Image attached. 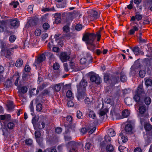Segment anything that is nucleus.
I'll return each instance as SVG.
<instances>
[{
    "label": "nucleus",
    "instance_id": "obj_54",
    "mask_svg": "<svg viewBox=\"0 0 152 152\" xmlns=\"http://www.w3.org/2000/svg\"><path fill=\"white\" fill-rule=\"evenodd\" d=\"M110 136L108 135H105L104 137V139L105 141L107 142H110L111 140V138L110 137Z\"/></svg>",
    "mask_w": 152,
    "mask_h": 152
},
{
    "label": "nucleus",
    "instance_id": "obj_52",
    "mask_svg": "<svg viewBox=\"0 0 152 152\" xmlns=\"http://www.w3.org/2000/svg\"><path fill=\"white\" fill-rule=\"evenodd\" d=\"M53 67L55 70H57L59 69L60 66L58 64L56 63L53 65Z\"/></svg>",
    "mask_w": 152,
    "mask_h": 152
},
{
    "label": "nucleus",
    "instance_id": "obj_28",
    "mask_svg": "<svg viewBox=\"0 0 152 152\" xmlns=\"http://www.w3.org/2000/svg\"><path fill=\"white\" fill-rule=\"evenodd\" d=\"M4 123L3 126H2L1 129L3 132V134L5 135L8 132V129L6 126V123H5L4 122H3Z\"/></svg>",
    "mask_w": 152,
    "mask_h": 152
},
{
    "label": "nucleus",
    "instance_id": "obj_63",
    "mask_svg": "<svg viewBox=\"0 0 152 152\" xmlns=\"http://www.w3.org/2000/svg\"><path fill=\"white\" fill-rule=\"evenodd\" d=\"M93 17L95 19H97L99 18V16L98 15L97 12L96 11H94V12Z\"/></svg>",
    "mask_w": 152,
    "mask_h": 152
},
{
    "label": "nucleus",
    "instance_id": "obj_23",
    "mask_svg": "<svg viewBox=\"0 0 152 152\" xmlns=\"http://www.w3.org/2000/svg\"><path fill=\"white\" fill-rule=\"evenodd\" d=\"M55 17L56 23H58L61 22V19L60 14L56 13L55 14Z\"/></svg>",
    "mask_w": 152,
    "mask_h": 152
},
{
    "label": "nucleus",
    "instance_id": "obj_16",
    "mask_svg": "<svg viewBox=\"0 0 152 152\" xmlns=\"http://www.w3.org/2000/svg\"><path fill=\"white\" fill-rule=\"evenodd\" d=\"M142 18V15L138 13H136L135 16H133L131 17V20L134 21L136 19L137 20H140Z\"/></svg>",
    "mask_w": 152,
    "mask_h": 152
},
{
    "label": "nucleus",
    "instance_id": "obj_21",
    "mask_svg": "<svg viewBox=\"0 0 152 152\" xmlns=\"http://www.w3.org/2000/svg\"><path fill=\"white\" fill-rule=\"evenodd\" d=\"M124 132L122 131L119 134V137H120L123 142L125 143L128 140V139L126 136H124L123 133Z\"/></svg>",
    "mask_w": 152,
    "mask_h": 152
},
{
    "label": "nucleus",
    "instance_id": "obj_4",
    "mask_svg": "<svg viewBox=\"0 0 152 152\" xmlns=\"http://www.w3.org/2000/svg\"><path fill=\"white\" fill-rule=\"evenodd\" d=\"M146 130V136L148 139H152V126L148 123H145L144 125Z\"/></svg>",
    "mask_w": 152,
    "mask_h": 152
},
{
    "label": "nucleus",
    "instance_id": "obj_64",
    "mask_svg": "<svg viewBox=\"0 0 152 152\" xmlns=\"http://www.w3.org/2000/svg\"><path fill=\"white\" fill-rule=\"evenodd\" d=\"M67 106L69 107H72L74 106V103L72 101H69L67 103Z\"/></svg>",
    "mask_w": 152,
    "mask_h": 152
},
{
    "label": "nucleus",
    "instance_id": "obj_19",
    "mask_svg": "<svg viewBox=\"0 0 152 152\" xmlns=\"http://www.w3.org/2000/svg\"><path fill=\"white\" fill-rule=\"evenodd\" d=\"M129 111L128 110H124L122 112V115L121 118H119V119H121L126 118L129 115Z\"/></svg>",
    "mask_w": 152,
    "mask_h": 152
},
{
    "label": "nucleus",
    "instance_id": "obj_57",
    "mask_svg": "<svg viewBox=\"0 0 152 152\" xmlns=\"http://www.w3.org/2000/svg\"><path fill=\"white\" fill-rule=\"evenodd\" d=\"M82 116V113L80 111H77V117L79 119L81 118Z\"/></svg>",
    "mask_w": 152,
    "mask_h": 152
},
{
    "label": "nucleus",
    "instance_id": "obj_9",
    "mask_svg": "<svg viewBox=\"0 0 152 152\" xmlns=\"http://www.w3.org/2000/svg\"><path fill=\"white\" fill-rule=\"evenodd\" d=\"M9 21L10 25L12 27H17L20 25V22L17 18L10 19Z\"/></svg>",
    "mask_w": 152,
    "mask_h": 152
},
{
    "label": "nucleus",
    "instance_id": "obj_41",
    "mask_svg": "<svg viewBox=\"0 0 152 152\" xmlns=\"http://www.w3.org/2000/svg\"><path fill=\"white\" fill-rule=\"evenodd\" d=\"M76 66H77L76 65V64L73 62L72 61H70L69 64V69H73Z\"/></svg>",
    "mask_w": 152,
    "mask_h": 152
},
{
    "label": "nucleus",
    "instance_id": "obj_24",
    "mask_svg": "<svg viewBox=\"0 0 152 152\" xmlns=\"http://www.w3.org/2000/svg\"><path fill=\"white\" fill-rule=\"evenodd\" d=\"M10 117L11 116L9 115H2L0 116V119L1 120L8 121L10 119Z\"/></svg>",
    "mask_w": 152,
    "mask_h": 152
},
{
    "label": "nucleus",
    "instance_id": "obj_37",
    "mask_svg": "<svg viewBox=\"0 0 152 152\" xmlns=\"http://www.w3.org/2000/svg\"><path fill=\"white\" fill-rule=\"evenodd\" d=\"M6 26V22L4 20H0V26L1 27L5 28Z\"/></svg>",
    "mask_w": 152,
    "mask_h": 152
},
{
    "label": "nucleus",
    "instance_id": "obj_32",
    "mask_svg": "<svg viewBox=\"0 0 152 152\" xmlns=\"http://www.w3.org/2000/svg\"><path fill=\"white\" fill-rule=\"evenodd\" d=\"M145 83L147 86H151L152 84V80L150 79L147 78L146 79L145 78Z\"/></svg>",
    "mask_w": 152,
    "mask_h": 152
},
{
    "label": "nucleus",
    "instance_id": "obj_40",
    "mask_svg": "<svg viewBox=\"0 0 152 152\" xmlns=\"http://www.w3.org/2000/svg\"><path fill=\"white\" fill-rule=\"evenodd\" d=\"M42 109V105L41 104H38L36 106V109L37 111L40 112Z\"/></svg>",
    "mask_w": 152,
    "mask_h": 152
},
{
    "label": "nucleus",
    "instance_id": "obj_61",
    "mask_svg": "<svg viewBox=\"0 0 152 152\" xmlns=\"http://www.w3.org/2000/svg\"><path fill=\"white\" fill-rule=\"evenodd\" d=\"M64 69L66 72L68 71L69 69V67H68L67 64L65 63L64 64Z\"/></svg>",
    "mask_w": 152,
    "mask_h": 152
},
{
    "label": "nucleus",
    "instance_id": "obj_3",
    "mask_svg": "<svg viewBox=\"0 0 152 152\" xmlns=\"http://www.w3.org/2000/svg\"><path fill=\"white\" fill-rule=\"evenodd\" d=\"M68 145H71L72 147L68 148L69 152H76L77 150V148H79L81 144L80 143L72 141L68 143L67 146Z\"/></svg>",
    "mask_w": 152,
    "mask_h": 152
},
{
    "label": "nucleus",
    "instance_id": "obj_51",
    "mask_svg": "<svg viewBox=\"0 0 152 152\" xmlns=\"http://www.w3.org/2000/svg\"><path fill=\"white\" fill-rule=\"evenodd\" d=\"M46 150L50 152H57L56 150L54 147L48 148L46 149Z\"/></svg>",
    "mask_w": 152,
    "mask_h": 152
},
{
    "label": "nucleus",
    "instance_id": "obj_18",
    "mask_svg": "<svg viewBox=\"0 0 152 152\" xmlns=\"http://www.w3.org/2000/svg\"><path fill=\"white\" fill-rule=\"evenodd\" d=\"M38 18H32L29 21V24L30 26H36L38 22Z\"/></svg>",
    "mask_w": 152,
    "mask_h": 152
},
{
    "label": "nucleus",
    "instance_id": "obj_26",
    "mask_svg": "<svg viewBox=\"0 0 152 152\" xmlns=\"http://www.w3.org/2000/svg\"><path fill=\"white\" fill-rule=\"evenodd\" d=\"M7 106L8 109L9 111H12L14 108L13 102L11 101H9L8 103Z\"/></svg>",
    "mask_w": 152,
    "mask_h": 152
},
{
    "label": "nucleus",
    "instance_id": "obj_33",
    "mask_svg": "<svg viewBox=\"0 0 152 152\" xmlns=\"http://www.w3.org/2000/svg\"><path fill=\"white\" fill-rule=\"evenodd\" d=\"M46 56H47L48 57L50 60L53 59L54 58V56L53 54L50 52H47L45 53Z\"/></svg>",
    "mask_w": 152,
    "mask_h": 152
},
{
    "label": "nucleus",
    "instance_id": "obj_36",
    "mask_svg": "<svg viewBox=\"0 0 152 152\" xmlns=\"http://www.w3.org/2000/svg\"><path fill=\"white\" fill-rule=\"evenodd\" d=\"M106 149L107 151L110 152L113 151V148L112 145H109L107 146Z\"/></svg>",
    "mask_w": 152,
    "mask_h": 152
},
{
    "label": "nucleus",
    "instance_id": "obj_46",
    "mask_svg": "<svg viewBox=\"0 0 152 152\" xmlns=\"http://www.w3.org/2000/svg\"><path fill=\"white\" fill-rule=\"evenodd\" d=\"M90 117L94 118L96 116V115L93 111H91L89 113Z\"/></svg>",
    "mask_w": 152,
    "mask_h": 152
},
{
    "label": "nucleus",
    "instance_id": "obj_11",
    "mask_svg": "<svg viewBox=\"0 0 152 152\" xmlns=\"http://www.w3.org/2000/svg\"><path fill=\"white\" fill-rule=\"evenodd\" d=\"M133 128L132 124L131 121H129L126 124L125 130L126 132L131 133L132 132Z\"/></svg>",
    "mask_w": 152,
    "mask_h": 152
},
{
    "label": "nucleus",
    "instance_id": "obj_39",
    "mask_svg": "<svg viewBox=\"0 0 152 152\" xmlns=\"http://www.w3.org/2000/svg\"><path fill=\"white\" fill-rule=\"evenodd\" d=\"M19 76L18 74H17L16 75H15L13 77L14 78H16V79L15 80V85L16 86H17L18 85V80L19 78Z\"/></svg>",
    "mask_w": 152,
    "mask_h": 152
},
{
    "label": "nucleus",
    "instance_id": "obj_12",
    "mask_svg": "<svg viewBox=\"0 0 152 152\" xmlns=\"http://www.w3.org/2000/svg\"><path fill=\"white\" fill-rule=\"evenodd\" d=\"M131 49L136 56H137L139 54H141L142 55H144V52L142 51H141L139 47L137 46H136L132 48H131Z\"/></svg>",
    "mask_w": 152,
    "mask_h": 152
},
{
    "label": "nucleus",
    "instance_id": "obj_17",
    "mask_svg": "<svg viewBox=\"0 0 152 152\" xmlns=\"http://www.w3.org/2000/svg\"><path fill=\"white\" fill-rule=\"evenodd\" d=\"M17 89L18 92H21L23 94L26 93L28 90V88L25 86H18Z\"/></svg>",
    "mask_w": 152,
    "mask_h": 152
},
{
    "label": "nucleus",
    "instance_id": "obj_7",
    "mask_svg": "<svg viewBox=\"0 0 152 152\" xmlns=\"http://www.w3.org/2000/svg\"><path fill=\"white\" fill-rule=\"evenodd\" d=\"M91 81L95 82L97 84H100L101 82V78L98 75H93L90 77Z\"/></svg>",
    "mask_w": 152,
    "mask_h": 152
},
{
    "label": "nucleus",
    "instance_id": "obj_30",
    "mask_svg": "<svg viewBox=\"0 0 152 152\" xmlns=\"http://www.w3.org/2000/svg\"><path fill=\"white\" fill-rule=\"evenodd\" d=\"M108 110L107 108H105L104 110L101 109L100 110L99 112V115L100 116H102L104 115L108 112Z\"/></svg>",
    "mask_w": 152,
    "mask_h": 152
},
{
    "label": "nucleus",
    "instance_id": "obj_44",
    "mask_svg": "<svg viewBox=\"0 0 152 152\" xmlns=\"http://www.w3.org/2000/svg\"><path fill=\"white\" fill-rule=\"evenodd\" d=\"M126 77L125 75L121 74L120 77L121 80L122 82H124L126 80Z\"/></svg>",
    "mask_w": 152,
    "mask_h": 152
},
{
    "label": "nucleus",
    "instance_id": "obj_14",
    "mask_svg": "<svg viewBox=\"0 0 152 152\" xmlns=\"http://www.w3.org/2000/svg\"><path fill=\"white\" fill-rule=\"evenodd\" d=\"M87 45V47L88 49L89 50L91 51L93 53H94L96 49V47L95 44L93 43H86Z\"/></svg>",
    "mask_w": 152,
    "mask_h": 152
},
{
    "label": "nucleus",
    "instance_id": "obj_2",
    "mask_svg": "<svg viewBox=\"0 0 152 152\" xmlns=\"http://www.w3.org/2000/svg\"><path fill=\"white\" fill-rule=\"evenodd\" d=\"M96 36L93 33H87L83 37V40L86 42V43H93Z\"/></svg>",
    "mask_w": 152,
    "mask_h": 152
},
{
    "label": "nucleus",
    "instance_id": "obj_5",
    "mask_svg": "<svg viewBox=\"0 0 152 152\" xmlns=\"http://www.w3.org/2000/svg\"><path fill=\"white\" fill-rule=\"evenodd\" d=\"M59 58L62 62L67 61L70 58L69 54L66 52H62L61 53Z\"/></svg>",
    "mask_w": 152,
    "mask_h": 152
},
{
    "label": "nucleus",
    "instance_id": "obj_10",
    "mask_svg": "<svg viewBox=\"0 0 152 152\" xmlns=\"http://www.w3.org/2000/svg\"><path fill=\"white\" fill-rule=\"evenodd\" d=\"M34 134L37 142L39 145H41L42 141V139L40 137V132L38 131H36L35 132Z\"/></svg>",
    "mask_w": 152,
    "mask_h": 152
},
{
    "label": "nucleus",
    "instance_id": "obj_58",
    "mask_svg": "<svg viewBox=\"0 0 152 152\" xmlns=\"http://www.w3.org/2000/svg\"><path fill=\"white\" fill-rule=\"evenodd\" d=\"M11 4L13 6L14 8H16L19 5V3L18 1H13L11 3Z\"/></svg>",
    "mask_w": 152,
    "mask_h": 152
},
{
    "label": "nucleus",
    "instance_id": "obj_48",
    "mask_svg": "<svg viewBox=\"0 0 152 152\" xmlns=\"http://www.w3.org/2000/svg\"><path fill=\"white\" fill-rule=\"evenodd\" d=\"M43 28L44 30H47L50 28L49 25L47 23H45L43 25Z\"/></svg>",
    "mask_w": 152,
    "mask_h": 152
},
{
    "label": "nucleus",
    "instance_id": "obj_35",
    "mask_svg": "<svg viewBox=\"0 0 152 152\" xmlns=\"http://www.w3.org/2000/svg\"><path fill=\"white\" fill-rule=\"evenodd\" d=\"M105 102L107 104L113 105V101L110 98H107L105 99Z\"/></svg>",
    "mask_w": 152,
    "mask_h": 152
},
{
    "label": "nucleus",
    "instance_id": "obj_27",
    "mask_svg": "<svg viewBox=\"0 0 152 152\" xmlns=\"http://www.w3.org/2000/svg\"><path fill=\"white\" fill-rule=\"evenodd\" d=\"M107 134L109 136L113 137L115 135V133L113 129L110 128L108 131Z\"/></svg>",
    "mask_w": 152,
    "mask_h": 152
},
{
    "label": "nucleus",
    "instance_id": "obj_6",
    "mask_svg": "<svg viewBox=\"0 0 152 152\" xmlns=\"http://www.w3.org/2000/svg\"><path fill=\"white\" fill-rule=\"evenodd\" d=\"M87 85V83L84 80H82L79 84L77 86L78 91L81 92L85 90V88Z\"/></svg>",
    "mask_w": 152,
    "mask_h": 152
},
{
    "label": "nucleus",
    "instance_id": "obj_49",
    "mask_svg": "<svg viewBox=\"0 0 152 152\" xmlns=\"http://www.w3.org/2000/svg\"><path fill=\"white\" fill-rule=\"evenodd\" d=\"M15 126L14 124L12 122H10L8 123L7 124L8 128L10 129H12Z\"/></svg>",
    "mask_w": 152,
    "mask_h": 152
},
{
    "label": "nucleus",
    "instance_id": "obj_42",
    "mask_svg": "<svg viewBox=\"0 0 152 152\" xmlns=\"http://www.w3.org/2000/svg\"><path fill=\"white\" fill-rule=\"evenodd\" d=\"M41 31L40 29H37L35 31L34 34L36 36H40L41 34Z\"/></svg>",
    "mask_w": 152,
    "mask_h": 152
},
{
    "label": "nucleus",
    "instance_id": "obj_8",
    "mask_svg": "<svg viewBox=\"0 0 152 152\" xmlns=\"http://www.w3.org/2000/svg\"><path fill=\"white\" fill-rule=\"evenodd\" d=\"M45 59V56L44 54H42L39 56L37 60H35L34 63L33 65L36 66H39V65Z\"/></svg>",
    "mask_w": 152,
    "mask_h": 152
},
{
    "label": "nucleus",
    "instance_id": "obj_43",
    "mask_svg": "<svg viewBox=\"0 0 152 152\" xmlns=\"http://www.w3.org/2000/svg\"><path fill=\"white\" fill-rule=\"evenodd\" d=\"M145 71L144 70H141L139 72V76L142 78H143L145 76Z\"/></svg>",
    "mask_w": 152,
    "mask_h": 152
},
{
    "label": "nucleus",
    "instance_id": "obj_56",
    "mask_svg": "<svg viewBox=\"0 0 152 152\" xmlns=\"http://www.w3.org/2000/svg\"><path fill=\"white\" fill-rule=\"evenodd\" d=\"M52 50L53 52L58 53L59 52L60 49L57 47H53L52 48Z\"/></svg>",
    "mask_w": 152,
    "mask_h": 152
},
{
    "label": "nucleus",
    "instance_id": "obj_60",
    "mask_svg": "<svg viewBox=\"0 0 152 152\" xmlns=\"http://www.w3.org/2000/svg\"><path fill=\"white\" fill-rule=\"evenodd\" d=\"M74 15L75 14H74L69 13L68 15L69 17V19L70 20H72L74 18Z\"/></svg>",
    "mask_w": 152,
    "mask_h": 152
},
{
    "label": "nucleus",
    "instance_id": "obj_55",
    "mask_svg": "<svg viewBox=\"0 0 152 152\" xmlns=\"http://www.w3.org/2000/svg\"><path fill=\"white\" fill-rule=\"evenodd\" d=\"M104 81L106 83H107L109 80V75L107 74H105L104 75Z\"/></svg>",
    "mask_w": 152,
    "mask_h": 152
},
{
    "label": "nucleus",
    "instance_id": "obj_25",
    "mask_svg": "<svg viewBox=\"0 0 152 152\" xmlns=\"http://www.w3.org/2000/svg\"><path fill=\"white\" fill-rule=\"evenodd\" d=\"M23 62L22 60L20 59H18L15 64V66L18 67H21L23 65Z\"/></svg>",
    "mask_w": 152,
    "mask_h": 152
},
{
    "label": "nucleus",
    "instance_id": "obj_62",
    "mask_svg": "<svg viewBox=\"0 0 152 152\" xmlns=\"http://www.w3.org/2000/svg\"><path fill=\"white\" fill-rule=\"evenodd\" d=\"M91 146V144L89 143H88L85 145V148L86 150H88Z\"/></svg>",
    "mask_w": 152,
    "mask_h": 152
},
{
    "label": "nucleus",
    "instance_id": "obj_50",
    "mask_svg": "<svg viewBox=\"0 0 152 152\" xmlns=\"http://www.w3.org/2000/svg\"><path fill=\"white\" fill-rule=\"evenodd\" d=\"M82 28V26L81 24H77L75 27L76 30L78 31H80Z\"/></svg>",
    "mask_w": 152,
    "mask_h": 152
},
{
    "label": "nucleus",
    "instance_id": "obj_38",
    "mask_svg": "<svg viewBox=\"0 0 152 152\" xmlns=\"http://www.w3.org/2000/svg\"><path fill=\"white\" fill-rule=\"evenodd\" d=\"M16 37L15 35H12L9 38V40L11 42H14L16 39Z\"/></svg>",
    "mask_w": 152,
    "mask_h": 152
},
{
    "label": "nucleus",
    "instance_id": "obj_34",
    "mask_svg": "<svg viewBox=\"0 0 152 152\" xmlns=\"http://www.w3.org/2000/svg\"><path fill=\"white\" fill-rule=\"evenodd\" d=\"M119 151L121 152H125L127 150V148L123 146H120L118 147Z\"/></svg>",
    "mask_w": 152,
    "mask_h": 152
},
{
    "label": "nucleus",
    "instance_id": "obj_15",
    "mask_svg": "<svg viewBox=\"0 0 152 152\" xmlns=\"http://www.w3.org/2000/svg\"><path fill=\"white\" fill-rule=\"evenodd\" d=\"M139 25H134L132 26V28L130 29L129 32V34L130 35H133L135 32L138 31L139 30Z\"/></svg>",
    "mask_w": 152,
    "mask_h": 152
},
{
    "label": "nucleus",
    "instance_id": "obj_47",
    "mask_svg": "<svg viewBox=\"0 0 152 152\" xmlns=\"http://www.w3.org/2000/svg\"><path fill=\"white\" fill-rule=\"evenodd\" d=\"M72 93L71 91L69 90L66 92V96L69 98H71L72 96Z\"/></svg>",
    "mask_w": 152,
    "mask_h": 152
},
{
    "label": "nucleus",
    "instance_id": "obj_31",
    "mask_svg": "<svg viewBox=\"0 0 152 152\" xmlns=\"http://www.w3.org/2000/svg\"><path fill=\"white\" fill-rule=\"evenodd\" d=\"M151 101V99L149 97H146L144 99V102L147 105L150 104Z\"/></svg>",
    "mask_w": 152,
    "mask_h": 152
},
{
    "label": "nucleus",
    "instance_id": "obj_20",
    "mask_svg": "<svg viewBox=\"0 0 152 152\" xmlns=\"http://www.w3.org/2000/svg\"><path fill=\"white\" fill-rule=\"evenodd\" d=\"M139 114L138 115L139 117H140V115L144 114L146 111V108L145 106L140 107L139 108Z\"/></svg>",
    "mask_w": 152,
    "mask_h": 152
},
{
    "label": "nucleus",
    "instance_id": "obj_53",
    "mask_svg": "<svg viewBox=\"0 0 152 152\" xmlns=\"http://www.w3.org/2000/svg\"><path fill=\"white\" fill-rule=\"evenodd\" d=\"M25 143L27 145H30L32 144V140L31 139H27L25 141Z\"/></svg>",
    "mask_w": 152,
    "mask_h": 152
},
{
    "label": "nucleus",
    "instance_id": "obj_22",
    "mask_svg": "<svg viewBox=\"0 0 152 152\" xmlns=\"http://www.w3.org/2000/svg\"><path fill=\"white\" fill-rule=\"evenodd\" d=\"M51 88L54 91L57 92L59 91L61 88L59 83L52 86Z\"/></svg>",
    "mask_w": 152,
    "mask_h": 152
},
{
    "label": "nucleus",
    "instance_id": "obj_1",
    "mask_svg": "<svg viewBox=\"0 0 152 152\" xmlns=\"http://www.w3.org/2000/svg\"><path fill=\"white\" fill-rule=\"evenodd\" d=\"M144 95L145 94L143 88V86L142 85H140L137 87L133 99L137 103L140 102L142 96Z\"/></svg>",
    "mask_w": 152,
    "mask_h": 152
},
{
    "label": "nucleus",
    "instance_id": "obj_29",
    "mask_svg": "<svg viewBox=\"0 0 152 152\" xmlns=\"http://www.w3.org/2000/svg\"><path fill=\"white\" fill-rule=\"evenodd\" d=\"M41 124L42 126H41L39 124L35 126L34 127L35 128V129H40L44 128L45 126V123L43 122H41Z\"/></svg>",
    "mask_w": 152,
    "mask_h": 152
},
{
    "label": "nucleus",
    "instance_id": "obj_45",
    "mask_svg": "<svg viewBox=\"0 0 152 152\" xmlns=\"http://www.w3.org/2000/svg\"><path fill=\"white\" fill-rule=\"evenodd\" d=\"M88 62L87 60L85 58H83L80 59V63L82 64H86Z\"/></svg>",
    "mask_w": 152,
    "mask_h": 152
},
{
    "label": "nucleus",
    "instance_id": "obj_13",
    "mask_svg": "<svg viewBox=\"0 0 152 152\" xmlns=\"http://www.w3.org/2000/svg\"><path fill=\"white\" fill-rule=\"evenodd\" d=\"M1 48H2L1 50L2 52L4 53L5 57L7 58H10L12 54L10 50H8L7 49L4 50L3 49L4 48L3 46H1Z\"/></svg>",
    "mask_w": 152,
    "mask_h": 152
},
{
    "label": "nucleus",
    "instance_id": "obj_59",
    "mask_svg": "<svg viewBox=\"0 0 152 152\" xmlns=\"http://www.w3.org/2000/svg\"><path fill=\"white\" fill-rule=\"evenodd\" d=\"M33 6L32 5L28 6V10L30 13L32 12L33 10Z\"/></svg>",
    "mask_w": 152,
    "mask_h": 152
}]
</instances>
